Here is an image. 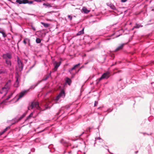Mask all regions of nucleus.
I'll return each mask as SVG.
<instances>
[{
	"mask_svg": "<svg viewBox=\"0 0 154 154\" xmlns=\"http://www.w3.org/2000/svg\"><path fill=\"white\" fill-rule=\"evenodd\" d=\"M11 85V80H9L6 83L4 87H3L2 90L0 91V93L4 94L3 97L5 96L10 89Z\"/></svg>",
	"mask_w": 154,
	"mask_h": 154,
	"instance_id": "1",
	"label": "nucleus"
},
{
	"mask_svg": "<svg viewBox=\"0 0 154 154\" xmlns=\"http://www.w3.org/2000/svg\"><path fill=\"white\" fill-rule=\"evenodd\" d=\"M109 77V73L108 72H107L105 73H104L101 77L99 78L97 80V83L98 84V83L102 79H107Z\"/></svg>",
	"mask_w": 154,
	"mask_h": 154,
	"instance_id": "2",
	"label": "nucleus"
},
{
	"mask_svg": "<svg viewBox=\"0 0 154 154\" xmlns=\"http://www.w3.org/2000/svg\"><path fill=\"white\" fill-rule=\"evenodd\" d=\"M65 96V93L64 90H62L60 91L59 94L57 96L55 99L56 102L60 98H64Z\"/></svg>",
	"mask_w": 154,
	"mask_h": 154,
	"instance_id": "3",
	"label": "nucleus"
},
{
	"mask_svg": "<svg viewBox=\"0 0 154 154\" xmlns=\"http://www.w3.org/2000/svg\"><path fill=\"white\" fill-rule=\"evenodd\" d=\"M31 107V109L33 108H35L38 110H41V109L39 106V103L38 102H33L30 105V107Z\"/></svg>",
	"mask_w": 154,
	"mask_h": 154,
	"instance_id": "4",
	"label": "nucleus"
},
{
	"mask_svg": "<svg viewBox=\"0 0 154 154\" xmlns=\"http://www.w3.org/2000/svg\"><path fill=\"white\" fill-rule=\"evenodd\" d=\"M61 62L59 61L58 62H54L53 64L54 66V69L55 71H57L58 67L60 66L61 64Z\"/></svg>",
	"mask_w": 154,
	"mask_h": 154,
	"instance_id": "5",
	"label": "nucleus"
},
{
	"mask_svg": "<svg viewBox=\"0 0 154 154\" xmlns=\"http://www.w3.org/2000/svg\"><path fill=\"white\" fill-rule=\"evenodd\" d=\"M3 57L4 59L6 60L10 59L12 57L10 53H7L3 54Z\"/></svg>",
	"mask_w": 154,
	"mask_h": 154,
	"instance_id": "6",
	"label": "nucleus"
},
{
	"mask_svg": "<svg viewBox=\"0 0 154 154\" xmlns=\"http://www.w3.org/2000/svg\"><path fill=\"white\" fill-rule=\"evenodd\" d=\"M17 63L19 68H20L21 70H22L23 68L22 63L21 62V60H20L18 58L17 60Z\"/></svg>",
	"mask_w": 154,
	"mask_h": 154,
	"instance_id": "7",
	"label": "nucleus"
},
{
	"mask_svg": "<svg viewBox=\"0 0 154 154\" xmlns=\"http://www.w3.org/2000/svg\"><path fill=\"white\" fill-rule=\"evenodd\" d=\"M16 81L14 83V85L15 87H17L19 86V82L18 81V76H16Z\"/></svg>",
	"mask_w": 154,
	"mask_h": 154,
	"instance_id": "8",
	"label": "nucleus"
},
{
	"mask_svg": "<svg viewBox=\"0 0 154 154\" xmlns=\"http://www.w3.org/2000/svg\"><path fill=\"white\" fill-rule=\"evenodd\" d=\"M107 5L108 6H109L110 7V8L114 10H116V8L114 6V5H113L111 3H107Z\"/></svg>",
	"mask_w": 154,
	"mask_h": 154,
	"instance_id": "9",
	"label": "nucleus"
},
{
	"mask_svg": "<svg viewBox=\"0 0 154 154\" xmlns=\"http://www.w3.org/2000/svg\"><path fill=\"white\" fill-rule=\"evenodd\" d=\"M0 33L2 34V36L4 38H5L7 36L5 33V31L1 28H0Z\"/></svg>",
	"mask_w": 154,
	"mask_h": 154,
	"instance_id": "10",
	"label": "nucleus"
},
{
	"mask_svg": "<svg viewBox=\"0 0 154 154\" xmlns=\"http://www.w3.org/2000/svg\"><path fill=\"white\" fill-rule=\"evenodd\" d=\"M60 143L63 144L65 146L67 147L69 145L68 143L65 141L63 139H62L60 140Z\"/></svg>",
	"mask_w": 154,
	"mask_h": 154,
	"instance_id": "11",
	"label": "nucleus"
},
{
	"mask_svg": "<svg viewBox=\"0 0 154 154\" xmlns=\"http://www.w3.org/2000/svg\"><path fill=\"white\" fill-rule=\"evenodd\" d=\"M125 44H123L119 46L115 50V51H118L120 50H121L123 48L124 45Z\"/></svg>",
	"mask_w": 154,
	"mask_h": 154,
	"instance_id": "12",
	"label": "nucleus"
},
{
	"mask_svg": "<svg viewBox=\"0 0 154 154\" xmlns=\"http://www.w3.org/2000/svg\"><path fill=\"white\" fill-rule=\"evenodd\" d=\"M80 64V63H78V64H76L75 65L74 67H73L72 68L69 69V72H70V74H72L71 72L72 70L74 69L77 66H79Z\"/></svg>",
	"mask_w": 154,
	"mask_h": 154,
	"instance_id": "13",
	"label": "nucleus"
},
{
	"mask_svg": "<svg viewBox=\"0 0 154 154\" xmlns=\"http://www.w3.org/2000/svg\"><path fill=\"white\" fill-rule=\"evenodd\" d=\"M26 91L21 92L20 93L19 96V97L18 98L17 100H18L22 98L24 96V95H25V94L26 93Z\"/></svg>",
	"mask_w": 154,
	"mask_h": 154,
	"instance_id": "14",
	"label": "nucleus"
},
{
	"mask_svg": "<svg viewBox=\"0 0 154 154\" xmlns=\"http://www.w3.org/2000/svg\"><path fill=\"white\" fill-rule=\"evenodd\" d=\"M25 0H16V2L20 4H26V3H27V2H25L26 1Z\"/></svg>",
	"mask_w": 154,
	"mask_h": 154,
	"instance_id": "15",
	"label": "nucleus"
},
{
	"mask_svg": "<svg viewBox=\"0 0 154 154\" xmlns=\"http://www.w3.org/2000/svg\"><path fill=\"white\" fill-rule=\"evenodd\" d=\"M10 128V126H9L5 129L3 131L0 132V136L3 134L4 133H5L8 130V129H9Z\"/></svg>",
	"mask_w": 154,
	"mask_h": 154,
	"instance_id": "16",
	"label": "nucleus"
},
{
	"mask_svg": "<svg viewBox=\"0 0 154 154\" xmlns=\"http://www.w3.org/2000/svg\"><path fill=\"white\" fill-rule=\"evenodd\" d=\"M10 128V126H9L5 129L3 131L0 132V136L3 134L4 133H5L8 130V129H9Z\"/></svg>",
	"mask_w": 154,
	"mask_h": 154,
	"instance_id": "17",
	"label": "nucleus"
},
{
	"mask_svg": "<svg viewBox=\"0 0 154 154\" xmlns=\"http://www.w3.org/2000/svg\"><path fill=\"white\" fill-rule=\"evenodd\" d=\"M66 82L69 85H70L71 83V81L69 78L68 77H66Z\"/></svg>",
	"mask_w": 154,
	"mask_h": 154,
	"instance_id": "18",
	"label": "nucleus"
},
{
	"mask_svg": "<svg viewBox=\"0 0 154 154\" xmlns=\"http://www.w3.org/2000/svg\"><path fill=\"white\" fill-rule=\"evenodd\" d=\"M7 72V70L5 68H2L0 69V74L5 73Z\"/></svg>",
	"mask_w": 154,
	"mask_h": 154,
	"instance_id": "19",
	"label": "nucleus"
},
{
	"mask_svg": "<svg viewBox=\"0 0 154 154\" xmlns=\"http://www.w3.org/2000/svg\"><path fill=\"white\" fill-rule=\"evenodd\" d=\"M82 11L84 13L86 14L90 12V11L87 10L85 7L83 8Z\"/></svg>",
	"mask_w": 154,
	"mask_h": 154,
	"instance_id": "20",
	"label": "nucleus"
},
{
	"mask_svg": "<svg viewBox=\"0 0 154 154\" xmlns=\"http://www.w3.org/2000/svg\"><path fill=\"white\" fill-rule=\"evenodd\" d=\"M5 61L6 64L8 66H11V62L10 59L5 60Z\"/></svg>",
	"mask_w": 154,
	"mask_h": 154,
	"instance_id": "21",
	"label": "nucleus"
},
{
	"mask_svg": "<svg viewBox=\"0 0 154 154\" xmlns=\"http://www.w3.org/2000/svg\"><path fill=\"white\" fill-rule=\"evenodd\" d=\"M143 26V25H142L140 24H136L135 26H134V28H139L140 27H142Z\"/></svg>",
	"mask_w": 154,
	"mask_h": 154,
	"instance_id": "22",
	"label": "nucleus"
},
{
	"mask_svg": "<svg viewBox=\"0 0 154 154\" xmlns=\"http://www.w3.org/2000/svg\"><path fill=\"white\" fill-rule=\"evenodd\" d=\"M41 23L46 28L48 27L49 26V24L48 23H45L43 22H42Z\"/></svg>",
	"mask_w": 154,
	"mask_h": 154,
	"instance_id": "23",
	"label": "nucleus"
},
{
	"mask_svg": "<svg viewBox=\"0 0 154 154\" xmlns=\"http://www.w3.org/2000/svg\"><path fill=\"white\" fill-rule=\"evenodd\" d=\"M84 29H83L81 31H79L77 34V35H80L84 33Z\"/></svg>",
	"mask_w": 154,
	"mask_h": 154,
	"instance_id": "24",
	"label": "nucleus"
},
{
	"mask_svg": "<svg viewBox=\"0 0 154 154\" xmlns=\"http://www.w3.org/2000/svg\"><path fill=\"white\" fill-rule=\"evenodd\" d=\"M33 115V112H32L30 113V114L29 116L26 118V120H27L29 119H30L31 117H32V116Z\"/></svg>",
	"mask_w": 154,
	"mask_h": 154,
	"instance_id": "25",
	"label": "nucleus"
},
{
	"mask_svg": "<svg viewBox=\"0 0 154 154\" xmlns=\"http://www.w3.org/2000/svg\"><path fill=\"white\" fill-rule=\"evenodd\" d=\"M52 105H50V104H48V105H47V104H45V107L46 109H47L48 108H50L52 106Z\"/></svg>",
	"mask_w": 154,
	"mask_h": 154,
	"instance_id": "26",
	"label": "nucleus"
},
{
	"mask_svg": "<svg viewBox=\"0 0 154 154\" xmlns=\"http://www.w3.org/2000/svg\"><path fill=\"white\" fill-rule=\"evenodd\" d=\"M13 94V93H11L10 95H8V97L4 101H5L6 100H8L10 98H11V96Z\"/></svg>",
	"mask_w": 154,
	"mask_h": 154,
	"instance_id": "27",
	"label": "nucleus"
},
{
	"mask_svg": "<svg viewBox=\"0 0 154 154\" xmlns=\"http://www.w3.org/2000/svg\"><path fill=\"white\" fill-rule=\"evenodd\" d=\"M96 140H99V142H103V140L101 139L100 137H97L96 138Z\"/></svg>",
	"mask_w": 154,
	"mask_h": 154,
	"instance_id": "28",
	"label": "nucleus"
},
{
	"mask_svg": "<svg viewBox=\"0 0 154 154\" xmlns=\"http://www.w3.org/2000/svg\"><path fill=\"white\" fill-rule=\"evenodd\" d=\"M25 1H26L25 2H27L26 4H32L33 2V1H29L28 0H25Z\"/></svg>",
	"mask_w": 154,
	"mask_h": 154,
	"instance_id": "29",
	"label": "nucleus"
},
{
	"mask_svg": "<svg viewBox=\"0 0 154 154\" xmlns=\"http://www.w3.org/2000/svg\"><path fill=\"white\" fill-rule=\"evenodd\" d=\"M41 42V40L38 38H37L36 39V42L37 43H39Z\"/></svg>",
	"mask_w": 154,
	"mask_h": 154,
	"instance_id": "30",
	"label": "nucleus"
},
{
	"mask_svg": "<svg viewBox=\"0 0 154 154\" xmlns=\"http://www.w3.org/2000/svg\"><path fill=\"white\" fill-rule=\"evenodd\" d=\"M43 5L45 6L46 7H48V8L51 7L52 6L49 4H46L45 3H44Z\"/></svg>",
	"mask_w": 154,
	"mask_h": 154,
	"instance_id": "31",
	"label": "nucleus"
},
{
	"mask_svg": "<svg viewBox=\"0 0 154 154\" xmlns=\"http://www.w3.org/2000/svg\"><path fill=\"white\" fill-rule=\"evenodd\" d=\"M68 18L69 19L70 21H71L72 19V17L70 15H68Z\"/></svg>",
	"mask_w": 154,
	"mask_h": 154,
	"instance_id": "32",
	"label": "nucleus"
},
{
	"mask_svg": "<svg viewBox=\"0 0 154 154\" xmlns=\"http://www.w3.org/2000/svg\"><path fill=\"white\" fill-rule=\"evenodd\" d=\"M23 118V117L21 116L18 119L16 120L15 122H18L20 120Z\"/></svg>",
	"mask_w": 154,
	"mask_h": 154,
	"instance_id": "33",
	"label": "nucleus"
},
{
	"mask_svg": "<svg viewBox=\"0 0 154 154\" xmlns=\"http://www.w3.org/2000/svg\"><path fill=\"white\" fill-rule=\"evenodd\" d=\"M98 104V102L97 101H95L94 102V106H97Z\"/></svg>",
	"mask_w": 154,
	"mask_h": 154,
	"instance_id": "34",
	"label": "nucleus"
},
{
	"mask_svg": "<svg viewBox=\"0 0 154 154\" xmlns=\"http://www.w3.org/2000/svg\"><path fill=\"white\" fill-rule=\"evenodd\" d=\"M48 76H47V77H46L45 78H44L43 79V80H47L48 79Z\"/></svg>",
	"mask_w": 154,
	"mask_h": 154,
	"instance_id": "35",
	"label": "nucleus"
},
{
	"mask_svg": "<svg viewBox=\"0 0 154 154\" xmlns=\"http://www.w3.org/2000/svg\"><path fill=\"white\" fill-rule=\"evenodd\" d=\"M127 1V0H121V2H126Z\"/></svg>",
	"mask_w": 154,
	"mask_h": 154,
	"instance_id": "36",
	"label": "nucleus"
},
{
	"mask_svg": "<svg viewBox=\"0 0 154 154\" xmlns=\"http://www.w3.org/2000/svg\"><path fill=\"white\" fill-rule=\"evenodd\" d=\"M116 33H114L113 34H112L111 35H109V36L110 37H111L112 36H113L114 35H115V34H116Z\"/></svg>",
	"mask_w": 154,
	"mask_h": 154,
	"instance_id": "37",
	"label": "nucleus"
},
{
	"mask_svg": "<svg viewBox=\"0 0 154 154\" xmlns=\"http://www.w3.org/2000/svg\"><path fill=\"white\" fill-rule=\"evenodd\" d=\"M32 29L34 31H35V27L33 26H32Z\"/></svg>",
	"mask_w": 154,
	"mask_h": 154,
	"instance_id": "38",
	"label": "nucleus"
},
{
	"mask_svg": "<svg viewBox=\"0 0 154 154\" xmlns=\"http://www.w3.org/2000/svg\"><path fill=\"white\" fill-rule=\"evenodd\" d=\"M121 35H116L115 37H113L112 38H117V37H119V36H120Z\"/></svg>",
	"mask_w": 154,
	"mask_h": 154,
	"instance_id": "39",
	"label": "nucleus"
},
{
	"mask_svg": "<svg viewBox=\"0 0 154 154\" xmlns=\"http://www.w3.org/2000/svg\"><path fill=\"white\" fill-rule=\"evenodd\" d=\"M23 43L25 45L26 44V42L25 40V39H24L23 41Z\"/></svg>",
	"mask_w": 154,
	"mask_h": 154,
	"instance_id": "40",
	"label": "nucleus"
},
{
	"mask_svg": "<svg viewBox=\"0 0 154 154\" xmlns=\"http://www.w3.org/2000/svg\"><path fill=\"white\" fill-rule=\"evenodd\" d=\"M26 113H24L21 116H22L23 118L26 116Z\"/></svg>",
	"mask_w": 154,
	"mask_h": 154,
	"instance_id": "41",
	"label": "nucleus"
},
{
	"mask_svg": "<svg viewBox=\"0 0 154 154\" xmlns=\"http://www.w3.org/2000/svg\"><path fill=\"white\" fill-rule=\"evenodd\" d=\"M26 113H24L21 116H22L23 118L26 116Z\"/></svg>",
	"mask_w": 154,
	"mask_h": 154,
	"instance_id": "42",
	"label": "nucleus"
},
{
	"mask_svg": "<svg viewBox=\"0 0 154 154\" xmlns=\"http://www.w3.org/2000/svg\"><path fill=\"white\" fill-rule=\"evenodd\" d=\"M35 1L37 2H39L41 1L40 0H34Z\"/></svg>",
	"mask_w": 154,
	"mask_h": 154,
	"instance_id": "43",
	"label": "nucleus"
},
{
	"mask_svg": "<svg viewBox=\"0 0 154 154\" xmlns=\"http://www.w3.org/2000/svg\"><path fill=\"white\" fill-rule=\"evenodd\" d=\"M84 132H82V133L81 134H80V135H79V137H81V136H82V135L83 134H84Z\"/></svg>",
	"mask_w": 154,
	"mask_h": 154,
	"instance_id": "44",
	"label": "nucleus"
},
{
	"mask_svg": "<svg viewBox=\"0 0 154 154\" xmlns=\"http://www.w3.org/2000/svg\"><path fill=\"white\" fill-rule=\"evenodd\" d=\"M142 134L144 135H145V134H146V133H142ZM147 135H149V134H147Z\"/></svg>",
	"mask_w": 154,
	"mask_h": 154,
	"instance_id": "45",
	"label": "nucleus"
},
{
	"mask_svg": "<svg viewBox=\"0 0 154 154\" xmlns=\"http://www.w3.org/2000/svg\"><path fill=\"white\" fill-rule=\"evenodd\" d=\"M68 153H69V154H70V153H71V151H70L69 152H68Z\"/></svg>",
	"mask_w": 154,
	"mask_h": 154,
	"instance_id": "46",
	"label": "nucleus"
},
{
	"mask_svg": "<svg viewBox=\"0 0 154 154\" xmlns=\"http://www.w3.org/2000/svg\"><path fill=\"white\" fill-rule=\"evenodd\" d=\"M134 28H134V27H133V28H132V29L131 30H133L134 29Z\"/></svg>",
	"mask_w": 154,
	"mask_h": 154,
	"instance_id": "47",
	"label": "nucleus"
},
{
	"mask_svg": "<svg viewBox=\"0 0 154 154\" xmlns=\"http://www.w3.org/2000/svg\"><path fill=\"white\" fill-rule=\"evenodd\" d=\"M88 63V62H87V63H85V65H86V64H87Z\"/></svg>",
	"mask_w": 154,
	"mask_h": 154,
	"instance_id": "48",
	"label": "nucleus"
},
{
	"mask_svg": "<svg viewBox=\"0 0 154 154\" xmlns=\"http://www.w3.org/2000/svg\"><path fill=\"white\" fill-rule=\"evenodd\" d=\"M66 151H65H65H64V154H65V153H66Z\"/></svg>",
	"mask_w": 154,
	"mask_h": 154,
	"instance_id": "49",
	"label": "nucleus"
},
{
	"mask_svg": "<svg viewBox=\"0 0 154 154\" xmlns=\"http://www.w3.org/2000/svg\"><path fill=\"white\" fill-rule=\"evenodd\" d=\"M34 66V65H33V66H32V68Z\"/></svg>",
	"mask_w": 154,
	"mask_h": 154,
	"instance_id": "50",
	"label": "nucleus"
},
{
	"mask_svg": "<svg viewBox=\"0 0 154 154\" xmlns=\"http://www.w3.org/2000/svg\"><path fill=\"white\" fill-rule=\"evenodd\" d=\"M28 109L29 110V107L28 108Z\"/></svg>",
	"mask_w": 154,
	"mask_h": 154,
	"instance_id": "51",
	"label": "nucleus"
}]
</instances>
